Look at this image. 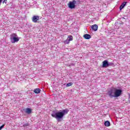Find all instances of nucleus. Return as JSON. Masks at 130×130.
Here are the masks:
<instances>
[{"instance_id": "obj_8", "label": "nucleus", "mask_w": 130, "mask_h": 130, "mask_svg": "<svg viewBox=\"0 0 130 130\" xmlns=\"http://www.w3.org/2000/svg\"><path fill=\"white\" fill-rule=\"evenodd\" d=\"M108 67H109L108 61H107V60H104L103 62V68H108Z\"/></svg>"}, {"instance_id": "obj_13", "label": "nucleus", "mask_w": 130, "mask_h": 130, "mask_svg": "<svg viewBox=\"0 0 130 130\" xmlns=\"http://www.w3.org/2000/svg\"><path fill=\"white\" fill-rule=\"evenodd\" d=\"M83 37L85 39H90V38H91V35L89 34H85L84 35Z\"/></svg>"}, {"instance_id": "obj_6", "label": "nucleus", "mask_w": 130, "mask_h": 130, "mask_svg": "<svg viewBox=\"0 0 130 130\" xmlns=\"http://www.w3.org/2000/svg\"><path fill=\"white\" fill-rule=\"evenodd\" d=\"M73 36H69L68 39L63 41L64 44H69L70 41H73Z\"/></svg>"}, {"instance_id": "obj_4", "label": "nucleus", "mask_w": 130, "mask_h": 130, "mask_svg": "<svg viewBox=\"0 0 130 130\" xmlns=\"http://www.w3.org/2000/svg\"><path fill=\"white\" fill-rule=\"evenodd\" d=\"M76 4H77V1L73 0L72 2H69L68 6L69 9H75V8H76Z\"/></svg>"}, {"instance_id": "obj_5", "label": "nucleus", "mask_w": 130, "mask_h": 130, "mask_svg": "<svg viewBox=\"0 0 130 130\" xmlns=\"http://www.w3.org/2000/svg\"><path fill=\"white\" fill-rule=\"evenodd\" d=\"M115 90V98H117V97H119L120 95H121V93H122V90L121 89H118L116 88H114Z\"/></svg>"}, {"instance_id": "obj_17", "label": "nucleus", "mask_w": 130, "mask_h": 130, "mask_svg": "<svg viewBox=\"0 0 130 130\" xmlns=\"http://www.w3.org/2000/svg\"><path fill=\"white\" fill-rule=\"evenodd\" d=\"M23 126H26V124L23 125Z\"/></svg>"}, {"instance_id": "obj_3", "label": "nucleus", "mask_w": 130, "mask_h": 130, "mask_svg": "<svg viewBox=\"0 0 130 130\" xmlns=\"http://www.w3.org/2000/svg\"><path fill=\"white\" fill-rule=\"evenodd\" d=\"M108 94L110 97V98H113V97H115V91L114 89V87L110 88L108 91Z\"/></svg>"}, {"instance_id": "obj_16", "label": "nucleus", "mask_w": 130, "mask_h": 130, "mask_svg": "<svg viewBox=\"0 0 130 130\" xmlns=\"http://www.w3.org/2000/svg\"><path fill=\"white\" fill-rule=\"evenodd\" d=\"M4 126H5V124L2 125L0 127V130L2 129Z\"/></svg>"}, {"instance_id": "obj_7", "label": "nucleus", "mask_w": 130, "mask_h": 130, "mask_svg": "<svg viewBox=\"0 0 130 130\" xmlns=\"http://www.w3.org/2000/svg\"><path fill=\"white\" fill-rule=\"evenodd\" d=\"M31 20L34 23H37L39 21V16H33Z\"/></svg>"}, {"instance_id": "obj_9", "label": "nucleus", "mask_w": 130, "mask_h": 130, "mask_svg": "<svg viewBox=\"0 0 130 130\" xmlns=\"http://www.w3.org/2000/svg\"><path fill=\"white\" fill-rule=\"evenodd\" d=\"M91 29L93 31H97V30H98V25H97V24H94V25H92Z\"/></svg>"}, {"instance_id": "obj_10", "label": "nucleus", "mask_w": 130, "mask_h": 130, "mask_svg": "<svg viewBox=\"0 0 130 130\" xmlns=\"http://www.w3.org/2000/svg\"><path fill=\"white\" fill-rule=\"evenodd\" d=\"M25 113H27V114H30L32 112V110L29 108H27L25 110H24Z\"/></svg>"}, {"instance_id": "obj_12", "label": "nucleus", "mask_w": 130, "mask_h": 130, "mask_svg": "<svg viewBox=\"0 0 130 130\" xmlns=\"http://www.w3.org/2000/svg\"><path fill=\"white\" fill-rule=\"evenodd\" d=\"M34 92L36 94H39V93L41 92V90L40 89V88H36L34 89Z\"/></svg>"}, {"instance_id": "obj_11", "label": "nucleus", "mask_w": 130, "mask_h": 130, "mask_svg": "<svg viewBox=\"0 0 130 130\" xmlns=\"http://www.w3.org/2000/svg\"><path fill=\"white\" fill-rule=\"evenodd\" d=\"M127 2H123L120 6V10L121 11L122 9H123V8H124V7H125V5H126V3Z\"/></svg>"}, {"instance_id": "obj_1", "label": "nucleus", "mask_w": 130, "mask_h": 130, "mask_svg": "<svg viewBox=\"0 0 130 130\" xmlns=\"http://www.w3.org/2000/svg\"><path fill=\"white\" fill-rule=\"evenodd\" d=\"M69 111V109H66L62 111L53 113L51 114V116L52 117L56 118L57 121H61L60 119H61V118H62L66 115V114H68Z\"/></svg>"}, {"instance_id": "obj_15", "label": "nucleus", "mask_w": 130, "mask_h": 130, "mask_svg": "<svg viewBox=\"0 0 130 130\" xmlns=\"http://www.w3.org/2000/svg\"><path fill=\"white\" fill-rule=\"evenodd\" d=\"M72 85H73V83L70 82L69 83H67L66 86L67 87H71V86H72Z\"/></svg>"}, {"instance_id": "obj_14", "label": "nucleus", "mask_w": 130, "mask_h": 130, "mask_svg": "<svg viewBox=\"0 0 130 130\" xmlns=\"http://www.w3.org/2000/svg\"><path fill=\"white\" fill-rule=\"evenodd\" d=\"M105 126H110V122L109 121H106L105 122Z\"/></svg>"}, {"instance_id": "obj_2", "label": "nucleus", "mask_w": 130, "mask_h": 130, "mask_svg": "<svg viewBox=\"0 0 130 130\" xmlns=\"http://www.w3.org/2000/svg\"><path fill=\"white\" fill-rule=\"evenodd\" d=\"M20 40V38L16 34H12L10 35V41L11 43H16Z\"/></svg>"}]
</instances>
